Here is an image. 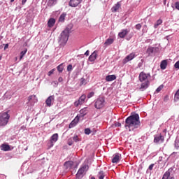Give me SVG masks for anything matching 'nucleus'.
<instances>
[{"label": "nucleus", "mask_w": 179, "mask_h": 179, "mask_svg": "<svg viewBox=\"0 0 179 179\" xmlns=\"http://www.w3.org/2000/svg\"><path fill=\"white\" fill-rule=\"evenodd\" d=\"M54 72H55V69H53L50 70V71L48 73V76H51L52 75V73H54Z\"/></svg>", "instance_id": "43"}, {"label": "nucleus", "mask_w": 179, "mask_h": 179, "mask_svg": "<svg viewBox=\"0 0 179 179\" xmlns=\"http://www.w3.org/2000/svg\"><path fill=\"white\" fill-rule=\"evenodd\" d=\"M55 99V96L54 95H52V96H50L45 101V103H46V106L48 107H51V106H52V104L51 103L52 101H54Z\"/></svg>", "instance_id": "14"}, {"label": "nucleus", "mask_w": 179, "mask_h": 179, "mask_svg": "<svg viewBox=\"0 0 179 179\" xmlns=\"http://www.w3.org/2000/svg\"><path fill=\"white\" fill-rule=\"evenodd\" d=\"M155 143H163L164 142V136H162V134H157L154 137Z\"/></svg>", "instance_id": "9"}, {"label": "nucleus", "mask_w": 179, "mask_h": 179, "mask_svg": "<svg viewBox=\"0 0 179 179\" xmlns=\"http://www.w3.org/2000/svg\"><path fill=\"white\" fill-rule=\"evenodd\" d=\"M148 87H149V81H146L143 83L141 85L140 90H141V92H143L146 90V89H148Z\"/></svg>", "instance_id": "19"}, {"label": "nucleus", "mask_w": 179, "mask_h": 179, "mask_svg": "<svg viewBox=\"0 0 179 179\" xmlns=\"http://www.w3.org/2000/svg\"><path fill=\"white\" fill-rule=\"evenodd\" d=\"M164 101H169V95L164 96Z\"/></svg>", "instance_id": "48"}, {"label": "nucleus", "mask_w": 179, "mask_h": 179, "mask_svg": "<svg viewBox=\"0 0 179 179\" xmlns=\"http://www.w3.org/2000/svg\"><path fill=\"white\" fill-rule=\"evenodd\" d=\"M113 43H114V38H108L105 43H104V45H106V47L108 45H111V44H113Z\"/></svg>", "instance_id": "26"}, {"label": "nucleus", "mask_w": 179, "mask_h": 179, "mask_svg": "<svg viewBox=\"0 0 179 179\" xmlns=\"http://www.w3.org/2000/svg\"><path fill=\"white\" fill-rule=\"evenodd\" d=\"M97 177L99 179H104V177H106V175L104 174V171H101L99 172Z\"/></svg>", "instance_id": "29"}, {"label": "nucleus", "mask_w": 179, "mask_h": 179, "mask_svg": "<svg viewBox=\"0 0 179 179\" xmlns=\"http://www.w3.org/2000/svg\"><path fill=\"white\" fill-rule=\"evenodd\" d=\"M0 59H1V57H0Z\"/></svg>", "instance_id": "57"}, {"label": "nucleus", "mask_w": 179, "mask_h": 179, "mask_svg": "<svg viewBox=\"0 0 179 179\" xmlns=\"http://www.w3.org/2000/svg\"><path fill=\"white\" fill-rule=\"evenodd\" d=\"M142 27V25L141 24H137L136 25V30H141V28Z\"/></svg>", "instance_id": "44"}, {"label": "nucleus", "mask_w": 179, "mask_h": 179, "mask_svg": "<svg viewBox=\"0 0 179 179\" xmlns=\"http://www.w3.org/2000/svg\"><path fill=\"white\" fill-rule=\"evenodd\" d=\"M116 126L121 127V123H117V124Z\"/></svg>", "instance_id": "54"}, {"label": "nucleus", "mask_w": 179, "mask_h": 179, "mask_svg": "<svg viewBox=\"0 0 179 179\" xmlns=\"http://www.w3.org/2000/svg\"><path fill=\"white\" fill-rule=\"evenodd\" d=\"M124 127L126 129H129V131H134V129H136V128H139L141 127V120H139V114L134 113L129 116L125 120Z\"/></svg>", "instance_id": "1"}, {"label": "nucleus", "mask_w": 179, "mask_h": 179, "mask_svg": "<svg viewBox=\"0 0 179 179\" xmlns=\"http://www.w3.org/2000/svg\"><path fill=\"white\" fill-rule=\"evenodd\" d=\"M175 147L176 149H179V139L175 141Z\"/></svg>", "instance_id": "42"}, {"label": "nucleus", "mask_w": 179, "mask_h": 179, "mask_svg": "<svg viewBox=\"0 0 179 179\" xmlns=\"http://www.w3.org/2000/svg\"><path fill=\"white\" fill-rule=\"evenodd\" d=\"M162 23H163V20L162 19H159L156 22V23L154 24L155 29H157V27H159V26H160V24H162Z\"/></svg>", "instance_id": "30"}, {"label": "nucleus", "mask_w": 179, "mask_h": 179, "mask_svg": "<svg viewBox=\"0 0 179 179\" xmlns=\"http://www.w3.org/2000/svg\"><path fill=\"white\" fill-rule=\"evenodd\" d=\"M160 68L162 70L166 69L167 68V60H162L160 64Z\"/></svg>", "instance_id": "27"}, {"label": "nucleus", "mask_w": 179, "mask_h": 179, "mask_svg": "<svg viewBox=\"0 0 179 179\" xmlns=\"http://www.w3.org/2000/svg\"><path fill=\"white\" fill-rule=\"evenodd\" d=\"M121 159V155L120 153H116L113 155L112 159V163H118Z\"/></svg>", "instance_id": "15"}, {"label": "nucleus", "mask_w": 179, "mask_h": 179, "mask_svg": "<svg viewBox=\"0 0 179 179\" xmlns=\"http://www.w3.org/2000/svg\"><path fill=\"white\" fill-rule=\"evenodd\" d=\"M57 4V0H49L48 1V5L49 6H54V5Z\"/></svg>", "instance_id": "31"}, {"label": "nucleus", "mask_w": 179, "mask_h": 179, "mask_svg": "<svg viewBox=\"0 0 179 179\" xmlns=\"http://www.w3.org/2000/svg\"><path fill=\"white\" fill-rule=\"evenodd\" d=\"M175 100H179V90H178L175 94Z\"/></svg>", "instance_id": "39"}, {"label": "nucleus", "mask_w": 179, "mask_h": 179, "mask_svg": "<svg viewBox=\"0 0 179 179\" xmlns=\"http://www.w3.org/2000/svg\"><path fill=\"white\" fill-rule=\"evenodd\" d=\"M10 2H14L15 1V0H10Z\"/></svg>", "instance_id": "55"}, {"label": "nucleus", "mask_w": 179, "mask_h": 179, "mask_svg": "<svg viewBox=\"0 0 179 179\" xmlns=\"http://www.w3.org/2000/svg\"><path fill=\"white\" fill-rule=\"evenodd\" d=\"M53 83L55 86H58V82L57 81H53Z\"/></svg>", "instance_id": "53"}, {"label": "nucleus", "mask_w": 179, "mask_h": 179, "mask_svg": "<svg viewBox=\"0 0 179 179\" xmlns=\"http://www.w3.org/2000/svg\"><path fill=\"white\" fill-rule=\"evenodd\" d=\"M135 57H136L135 55V53H131L129 55H127L124 59H123V62L124 64H127V62H129V61H132V59H134V58H135Z\"/></svg>", "instance_id": "11"}, {"label": "nucleus", "mask_w": 179, "mask_h": 179, "mask_svg": "<svg viewBox=\"0 0 179 179\" xmlns=\"http://www.w3.org/2000/svg\"><path fill=\"white\" fill-rule=\"evenodd\" d=\"M175 6H176V8L178 9V10H179V1H178V2H176V3H175Z\"/></svg>", "instance_id": "47"}, {"label": "nucleus", "mask_w": 179, "mask_h": 179, "mask_svg": "<svg viewBox=\"0 0 179 179\" xmlns=\"http://www.w3.org/2000/svg\"><path fill=\"white\" fill-rule=\"evenodd\" d=\"M80 117L79 115H77L75 119L69 124V128H73L74 127H76L78 122H79Z\"/></svg>", "instance_id": "12"}, {"label": "nucleus", "mask_w": 179, "mask_h": 179, "mask_svg": "<svg viewBox=\"0 0 179 179\" xmlns=\"http://www.w3.org/2000/svg\"><path fill=\"white\" fill-rule=\"evenodd\" d=\"M86 83H87V81L86 80V79L81 78V81H80V85L82 86L83 85H86Z\"/></svg>", "instance_id": "37"}, {"label": "nucleus", "mask_w": 179, "mask_h": 179, "mask_svg": "<svg viewBox=\"0 0 179 179\" xmlns=\"http://www.w3.org/2000/svg\"><path fill=\"white\" fill-rule=\"evenodd\" d=\"M87 170H89V166L86 164H83L76 174L77 178H82L83 177V173L87 171Z\"/></svg>", "instance_id": "4"}, {"label": "nucleus", "mask_w": 179, "mask_h": 179, "mask_svg": "<svg viewBox=\"0 0 179 179\" xmlns=\"http://www.w3.org/2000/svg\"><path fill=\"white\" fill-rule=\"evenodd\" d=\"M8 47H9V44H6L5 45V46H4V50H6V49H8Z\"/></svg>", "instance_id": "50"}, {"label": "nucleus", "mask_w": 179, "mask_h": 179, "mask_svg": "<svg viewBox=\"0 0 179 179\" xmlns=\"http://www.w3.org/2000/svg\"><path fill=\"white\" fill-rule=\"evenodd\" d=\"M68 145L69 146H72L73 145V139L72 138H69Z\"/></svg>", "instance_id": "36"}, {"label": "nucleus", "mask_w": 179, "mask_h": 179, "mask_svg": "<svg viewBox=\"0 0 179 179\" xmlns=\"http://www.w3.org/2000/svg\"><path fill=\"white\" fill-rule=\"evenodd\" d=\"M96 58H97V52L94 51L92 54L89 57V61H90V62H94V61H96Z\"/></svg>", "instance_id": "18"}, {"label": "nucleus", "mask_w": 179, "mask_h": 179, "mask_svg": "<svg viewBox=\"0 0 179 179\" xmlns=\"http://www.w3.org/2000/svg\"><path fill=\"white\" fill-rule=\"evenodd\" d=\"M1 150H3V152H9L10 150V146L8 144H2L0 145Z\"/></svg>", "instance_id": "17"}, {"label": "nucleus", "mask_w": 179, "mask_h": 179, "mask_svg": "<svg viewBox=\"0 0 179 179\" xmlns=\"http://www.w3.org/2000/svg\"><path fill=\"white\" fill-rule=\"evenodd\" d=\"M58 141V134H55L50 137L51 146H54V143Z\"/></svg>", "instance_id": "16"}, {"label": "nucleus", "mask_w": 179, "mask_h": 179, "mask_svg": "<svg viewBox=\"0 0 179 179\" xmlns=\"http://www.w3.org/2000/svg\"><path fill=\"white\" fill-rule=\"evenodd\" d=\"M64 81V79L62 78V77H59V78H58V82H63Z\"/></svg>", "instance_id": "49"}, {"label": "nucleus", "mask_w": 179, "mask_h": 179, "mask_svg": "<svg viewBox=\"0 0 179 179\" xmlns=\"http://www.w3.org/2000/svg\"><path fill=\"white\" fill-rule=\"evenodd\" d=\"M171 179H174V178H171Z\"/></svg>", "instance_id": "56"}, {"label": "nucleus", "mask_w": 179, "mask_h": 179, "mask_svg": "<svg viewBox=\"0 0 179 179\" xmlns=\"http://www.w3.org/2000/svg\"><path fill=\"white\" fill-rule=\"evenodd\" d=\"M120 8H121V4L120 3V2H117L115 6H113L111 10L112 12H117V10L120 9Z\"/></svg>", "instance_id": "24"}, {"label": "nucleus", "mask_w": 179, "mask_h": 179, "mask_svg": "<svg viewBox=\"0 0 179 179\" xmlns=\"http://www.w3.org/2000/svg\"><path fill=\"white\" fill-rule=\"evenodd\" d=\"M26 2H27V0H22V5H24V3H26Z\"/></svg>", "instance_id": "51"}, {"label": "nucleus", "mask_w": 179, "mask_h": 179, "mask_svg": "<svg viewBox=\"0 0 179 179\" xmlns=\"http://www.w3.org/2000/svg\"><path fill=\"white\" fill-rule=\"evenodd\" d=\"M90 52L89 50H87L85 53V55H86L87 57L89 56Z\"/></svg>", "instance_id": "52"}, {"label": "nucleus", "mask_w": 179, "mask_h": 179, "mask_svg": "<svg viewBox=\"0 0 179 179\" xmlns=\"http://www.w3.org/2000/svg\"><path fill=\"white\" fill-rule=\"evenodd\" d=\"M64 166L66 170H71V168L73 167V162L72 161L66 162L64 163Z\"/></svg>", "instance_id": "20"}, {"label": "nucleus", "mask_w": 179, "mask_h": 179, "mask_svg": "<svg viewBox=\"0 0 179 179\" xmlns=\"http://www.w3.org/2000/svg\"><path fill=\"white\" fill-rule=\"evenodd\" d=\"M157 52H159V48L157 47L149 46L147 49V54H148V55H155V54H157Z\"/></svg>", "instance_id": "7"}, {"label": "nucleus", "mask_w": 179, "mask_h": 179, "mask_svg": "<svg viewBox=\"0 0 179 179\" xmlns=\"http://www.w3.org/2000/svg\"><path fill=\"white\" fill-rule=\"evenodd\" d=\"M94 96V92H92L87 94V99H90V98L93 97Z\"/></svg>", "instance_id": "40"}, {"label": "nucleus", "mask_w": 179, "mask_h": 179, "mask_svg": "<svg viewBox=\"0 0 179 179\" xmlns=\"http://www.w3.org/2000/svg\"><path fill=\"white\" fill-rule=\"evenodd\" d=\"M82 1L83 0H70L69 5L71 8H76L80 3H82Z\"/></svg>", "instance_id": "10"}, {"label": "nucleus", "mask_w": 179, "mask_h": 179, "mask_svg": "<svg viewBox=\"0 0 179 179\" xmlns=\"http://www.w3.org/2000/svg\"><path fill=\"white\" fill-rule=\"evenodd\" d=\"M116 79L117 77L115 76V75L107 76L106 77V82H113V80H115Z\"/></svg>", "instance_id": "23"}, {"label": "nucleus", "mask_w": 179, "mask_h": 179, "mask_svg": "<svg viewBox=\"0 0 179 179\" xmlns=\"http://www.w3.org/2000/svg\"><path fill=\"white\" fill-rule=\"evenodd\" d=\"M86 114H87V110H86V108H83V109H81L80 110V116L78 117H85V115H86Z\"/></svg>", "instance_id": "28"}, {"label": "nucleus", "mask_w": 179, "mask_h": 179, "mask_svg": "<svg viewBox=\"0 0 179 179\" xmlns=\"http://www.w3.org/2000/svg\"><path fill=\"white\" fill-rule=\"evenodd\" d=\"M85 100H86V95L83 94L78 100L74 102L75 107H79V106H81V104H83L85 103Z\"/></svg>", "instance_id": "8"}, {"label": "nucleus", "mask_w": 179, "mask_h": 179, "mask_svg": "<svg viewBox=\"0 0 179 179\" xmlns=\"http://www.w3.org/2000/svg\"><path fill=\"white\" fill-rule=\"evenodd\" d=\"M29 103H37V96L36 95H31L28 97Z\"/></svg>", "instance_id": "22"}, {"label": "nucleus", "mask_w": 179, "mask_h": 179, "mask_svg": "<svg viewBox=\"0 0 179 179\" xmlns=\"http://www.w3.org/2000/svg\"><path fill=\"white\" fill-rule=\"evenodd\" d=\"M72 69H73L72 64H69L67 66V71L68 72H72Z\"/></svg>", "instance_id": "41"}, {"label": "nucleus", "mask_w": 179, "mask_h": 179, "mask_svg": "<svg viewBox=\"0 0 179 179\" xmlns=\"http://www.w3.org/2000/svg\"><path fill=\"white\" fill-rule=\"evenodd\" d=\"M153 167H155V164H150V165L149 166V167H148V169H150V170H153Z\"/></svg>", "instance_id": "46"}, {"label": "nucleus", "mask_w": 179, "mask_h": 179, "mask_svg": "<svg viewBox=\"0 0 179 179\" xmlns=\"http://www.w3.org/2000/svg\"><path fill=\"white\" fill-rule=\"evenodd\" d=\"M26 52H27V49H25L20 52V59H23V57H24V55H26Z\"/></svg>", "instance_id": "33"}, {"label": "nucleus", "mask_w": 179, "mask_h": 179, "mask_svg": "<svg viewBox=\"0 0 179 179\" xmlns=\"http://www.w3.org/2000/svg\"><path fill=\"white\" fill-rule=\"evenodd\" d=\"M129 33V29H122V31L118 34V36L119 37H120V38H124Z\"/></svg>", "instance_id": "13"}, {"label": "nucleus", "mask_w": 179, "mask_h": 179, "mask_svg": "<svg viewBox=\"0 0 179 179\" xmlns=\"http://www.w3.org/2000/svg\"><path fill=\"white\" fill-rule=\"evenodd\" d=\"M55 18H50L49 20L48 21V27H54V24H55Z\"/></svg>", "instance_id": "21"}, {"label": "nucleus", "mask_w": 179, "mask_h": 179, "mask_svg": "<svg viewBox=\"0 0 179 179\" xmlns=\"http://www.w3.org/2000/svg\"><path fill=\"white\" fill-rule=\"evenodd\" d=\"M85 135H90V134L92 133V130H90L89 128L85 129L84 131Z\"/></svg>", "instance_id": "35"}, {"label": "nucleus", "mask_w": 179, "mask_h": 179, "mask_svg": "<svg viewBox=\"0 0 179 179\" xmlns=\"http://www.w3.org/2000/svg\"><path fill=\"white\" fill-rule=\"evenodd\" d=\"M150 78V73H145L142 71L139 74V80L140 82H149Z\"/></svg>", "instance_id": "6"}, {"label": "nucleus", "mask_w": 179, "mask_h": 179, "mask_svg": "<svg viewBox=\"0 0 179 179\" xmlns=\"http://www.w3.org/2000/svg\"><path fill=\"white\" fill-rule=\"evenodd\" d=\"M105 104H106V101L104 100V98L99 97L95 101L94 106L96 108H97L98 110H100V108H103V106H105Z\"/></svg>", "instance_id": "5"}, {"label": "nucleus", "mask_w": 179, "mask_h": 179, "mask_svg": "<svg viewBox=\"0 0 179 179\" xmlns=\"http://www.w3.org/2000/svg\"><path fill=\"white\" fill-rule=\"evenodd\" d=\"M65 17H66V13H63L59 17V22L60 23H64L65 22Z\"/></svg>", "instance_id": "25"}, {"label": "nucleus", "mask_w": 179, "mask_h": 179, "mask_svg": "<svg viewBox=\"0 0 179 179\" xmlns=\"http://www.w3.org/2000/svg\"><path fill=\"white\" fill-rule=\"evenodd\" d=\"M71 138H73V142H76V143L80 142L81 141L80 138H79V136H78V135L76 134H75L73 137Z\"/></svg>", "instance_id": "32"}, {"label": "nucleus", "mask_w": 179, "mask_h": 179, "mask_svg": "<svg viewBox=\"0 0 179 179\" xmlns=\"http://www.w3.org/2000/svg\"><path fill=\"white\" fill-rule=\"evenodd\" d=\"M163 85H160L159 87L157 88L155 93H159V92L162 91L163 90Z\"/></svg>", "instance_id": "38"}, {"label": "nucleus", "mask_w": 179, "mask_h": 179, "mask_svg": "<svg viewBox=\"0 0 179 179\" xmlns=\"http://www.w3.org/2000/svg\"><path fill=\"white\" fill-rule=\"evenodd\" d=\"M73 29V24H69L66 28L60 34L58 43L59 47H65L69 39V33Z\"/></svg>", "instance_id": "2"}, {"label": "nucleus", "mask_w": 179, "mask_h": 179, "mask_svg": "<svg viewBox=\"0 0 179 179\" xmlns=\"http://www.w3.org/2000/svg\"><path fill=\"white\" fill-rule=\"evenodd\" d=\"M174 66L176 69H179V61L176 62L174 64Z\"/></svg>", "instance_id": "45"}, {"label": "nucleus", "mask_w": 179, "mask_h": 179, "mask_svg": "<svg viewBox=\"0 0 179 179\" xmlns=\"http://www.w3.org/2000/svg\"><path fill=\"white\" fill-rule=\"evenodd\" d=\"M57 71L60 73H61V72H62V71H64V66L62 65V64L57 66Z\"/></svg>", "instance_id": "34"}, {"label": "nucleus", "mask_w": 179, "mask_h": 179, "mask_svg": "<svg viewBox=\"0 0 179 179\" xmlns=\"http://www.w3.org/2000/svg\"><path fill=\"white\" fill-rule=\"evenodd\" d=\"M10 115L8 114V112H3L0 113V127H5L8 125Z\"/></svg>", "instance_id": "3"}]
</instances>
